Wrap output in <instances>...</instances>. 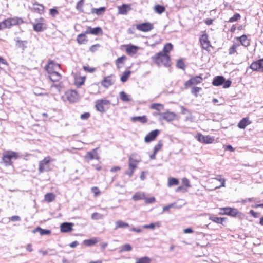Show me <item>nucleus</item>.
<instances>
[{"mask_svg":"<svg viewBox=\"0 0 263 263\" xmlns=\"http://www.w3.org/2000/svg\"><path fill=\"white\" fill-rule=\"evenodd\" d=\"M97 155V148L93 149L92 152H88L86 155V158L93 159L95 158V155Z\"/></svg>","mask_w":263,"mask_h":263,"instance_id":"obj_43","label":"nucleus"},{"mask_svg":"<svg viewBox=\"0 0 263 263\" xmlns=\"http://www.w3.org/2000/svg\"><path fill=\"white\" fill-rule=\"evenodd\" d=\"M133 121H139L141 123H146L147 122V118L145 116H136L132 118Z\"/></svg>","mask_w":263,"mask_h":263,"instance_id":"obj_33","label":"nucleus"},{"mask_svg":"<svg viewBox=\"0 0 263 263\" xmlns=\"http://www.w3.org/2000/svg\"><path fill=\"white\" fill-rule=\"evenodd\" d=\"M118 14L125 15L131 9L130 6L127 4H123L118 7Z\"/></svg>","mask_w":263,"mask_h":263,"instance_id":"obj_17","label":"nucleus"},{"mask_svg":"<svg viewBox=\"0 0 263 263\" xmlns=\"http://www.w3.org/2000/svg\"><path fill=\"white\" fill-rule=\"evenodd\" d=\"M177 66L180 69H184V65L182 60H179L177 62Z\"/></svg>","mask_w":263,"mask_h":263,"instance_id":"obj_59","label":"nucleus"},{"mask_svg":"<svg viewBox=\"0 0 263 263\" xmlns=\"http://www.w3.org/2000/svg\"><path fill=\"white\" fill-rule=\"evenodd\" d=\"M105 8L104 7H101L99 9H93L92 10V13H95L98 15L101 14L102 13H103L105 11Z\"/></svg>","mask_w":263,"mask_h":263,"instance_id":"obj_53","label":"nucleus"},{"mask_svg":"<svg viewBox=\"0 0 263 263\" xmlns=\"http://www.w3.org/2000/svg\"><path fill=\"white\" fill-rule=\"evenodd\" d=\"M173 48V45L171 43H167L166 44L163 48V51L164 52V53L167 54L171 50H172Z\"/></svg>","mask_w":263,"mask_h":263,"instance_id":"obj_48","label":"nucleus"},{"mask_svg":"<svg viewBox=\"0 0 263 263\" xmlns=\"http://www.w3.org/2000/svg\"><path fill=\"white\" fill-rule=\"evenodd\" d=\"M55 198V195L53 193H47L45 195L44 200L45 201L50 202L53 201Z\"/></svg>","mask_w":263,"mask_h":263,"instance_id":"obj_32","label":"nucleus"},{"mask_svg":"<svg viewBox=\"0 0 263 263\" xmlns=\"http://www.w3.org/2000/svg\"><path fill=\"white\" fill-rule=\"evenodd\" d=\"M33 26L34 30L37 32L43 31L46 28L44 18L40 17L39 19H36Z\"/></svg>","mask_w":263,"mask_h":263,"instance_id":"obj_6","label":"nucleus"},{"mask_svg":"<svg viewBox=\"0 0 263 263\" xmlns=\"http://www.w3.org/2000/svg\"><path fill=\"white\" fill-rule=\"evenodd\" d=\"M39 232L41 235H49L51 233V231L48 230L43 229L40 227L36 228L33 231V233Z\"/></svg>","mask_w":263,"mask_h":263,"instance_id":"obj_27","label":"nucleus"},{"mask_svg":"<svg viewBox=\"0 0 263 263\" xmlns=\"http://www.w3.org/2000/svg\"><path fill=\"white\" fill-rule=\"evenodd\" d=\"M53 161V160L50 157H46L43 160L40 161L39 163V173L50 171L51 170L50 162Z\"/></svg>","mask_w":263,"mask_h":263,"instance_id":"obj_3","label":"nucleus"},{"mask_svg":"<svg viewBox=\"0 0 263 263\" xmlns=\"http://www.w3.org/2000/svg\"><path fill=\"white\" fill-rule=\"evenodd\" d=\"M225 81V79L222 76L215 77L213 81L212 84L214 86H220Z\"/></svg>","mask_w":263,"mask_h":263,"instance_id":"obj_24","label":"nucleus"},{"mask_svg":"<svg viewBox=\"0 0 263 263\" xmlns=\"http://www.w3.org/2000/svg\"><path fill=\"white\" fill-rule=\"evenodd\" d=\"M154 10L158 14H161L165 11V8L161 5H157L155 6Z\"/></svg>","mask_w":263,"mask_h":263,"instance_id":"obj_46","label":"nucleus"},{"mask_svg":"<svg viewBox=\"0 0 263 263\" xmlns=\"http://www.w3.org/2000/svg\"><path fill=\"white\" fill-rule=\"evenodd\" d=\"M86 34L85 33L84 34L82 33L78 35L77 41L80 44H85L86 42Z\"/></svg>","mask_w":263,"mask_h":263,"instance_id":"obj_31","label":"nucleus"},{"mask_svg":"<svg viewBox=\"0 0 263 263\" xmlns=\"http://www.w3.org/2000/svg\"><path fill=\"white\" fill-rule=\"evenodd\" d=\"M201 88L198 87H194L192 88L191 92L196 97L197 96L198 93L201 90Z\"/></svg>","mask_w":263,"mask_h":263,"instance_id":"obj_57","label":"nucleus"},{"mask_svg":"<svg viewBox=\"0 0 263 263\" xmlns=\"http://www.w3.org/2000/svg\"><path fill=\"white\" fill-rule=\"evenodd\" d=\"M91 191L94 193L95 196H98L100 194V191L97 187H93L91 188Z\"/></svg>","mask_w":263,"mask_h":263,"instance_id":"obj_63","label":"nucleus"},{"mask_svg":"<svg viewBox=\"0 0 263 263\" xmlns=\"http://www.w3.org/2000/svg\"><path fill=\"white\" fill-rule=\"evenodd\" d=\"M114 83V80L111 77L108 76L105 77L102 81L101 84L103 86L108 88Z\"/></svg>","mask_w":263,"mask_h":263,"instance_id":"obj_23","label":"nucleus"},{"mask_svg":"<svg viewBox=\"0 0 263 263\" xmlns=\"http://www.w3.org/2000/svg\"><path fill=\"white\" fill-rule=\"evenodd\" d=\"M132 246L128 243H127V244L123 245L122 247V248L120 250V252H124V251H129L132 250Z\"/></svg>","mask_w":263,"mask_h":263,"instance_id":"obj_47","label":"nucleus"},{"mask_svg":"<svg viewBox=\"0 0 263 263\" xmlns=\"http://www.w3.org/2000/svg\"><path fill=\"white\" fill-rule=\"evenodd\" d=\"M2 23V25L3 26L4 28H10L11 26H12V25L11 24V22H10L9 18L5 20Z\"/></svg>","mask_w":263,"mask_h":263,"instance_id":"obj_50","label":"nucleus"},{"mask_svg":"<svg viewBox=\"0 0 263 263\" xmlns=\"http://www.w3.org/2000/svg\"><path fill=\"white\" fill-rule=\"evenodd\" d=\"M187 188L183 186H180L176 189V192H187Z\"/></svg>","mask_w":263,"mask_h":263,"instance_id":"obj_60","label":"nucleus"},{"mask_svg":"<svg viewBox=\"0 0 263 263\" xmlns=\"http://www.w3.org/2000/svg\"><path fill=\"white\" fill-rule=\"evenodd\" d=\"M129 226V224L125 222L122 220H118L116 222V227L115 229H117L118 228H123L128 227Z\"/></svg>","mask_w":263,"mask_h":263,"instance_id":"obj_28","label":"nucleus"},{"mask_svg":"<svg viewBox=\"0 0 263 263\" xmlns=\"http://www.w3.org/2000/svg\"><path fill=\"white\" fill-rule=\"evenodd\" d=\"M179 180L175 178L170 177L168 179V186L171 187L172 185H176L178 184Z\"/></svg>","mask_w":263,"mask_h":263,"instance_id":"obj_40","label":"nucleus"},{"mask_svg":"<svg viewBox=\"0 0 263 263\" xmlns=\"http://www.w3.org/2000/svg\"><path fill=\"white\" fill-rule=\"evenodd\" d=\"M90 116V114L89 112H85L81 115L80 118L82 120H86L88 119Z\"/></svg>","mask_w":263,"mask_h":263,"instance_id":"obj_61","label":"nucleus"},{"mask_svg":"<svg viewBox=\"0 0 263 263\" xmlns=\"http://www.w3.org/2000/svg\"><path fill=\"white\" fill-rule=\"evenodd\" d=\"M50 13L53 16H55L58 14V11L55 9H50Z\"/></svg>","mask_w":263,"mask_h":263,"instance_id":"obj_64","label":"nucleus"},{"mask_svg":"<svg viewBox=\"0 0 263 263\" xmlns=\"http://www.w3.org/2000/svg\"><path fill=\"white\" fill-rule=\"evenodd\" d=\"M72 223L64 222L61 224L60 228L62 232H69L72 230Z\"/></svg>","mask_w":263,"mask_h":263,"instance_id":"obj_16","label":"nucleus"},{"mask_svg":"<svg viewBox=\"0 0 263 263\" xmlns=\"http://www.w3.org/2000/svg\"><path fill=\"white\" fill-rule=\"evenodd\" d=\"M249 69L253 71L263 72V59L253 62L249 68L247 69L246 72H248Z\"/></svg>","mask_w":263,"mask_h":263,"instance_id":"obj_5","label":"nucleus"},{"mask_svg":"<svg viewBox=\"0 0 263 263\" xmlns=\"http://www.w3.org/2000/svg\"><path fill=\"white\" fill-rule=\"evenodd\" d=\"M239 46V43L233 42L232 46L229 49V53L231 55L235 53L237 48Z\"/></svg>","mask_w":263,"mask_h":263,"instance_id":"obj_34","label":"nucleus"},{"mask_svg":"<svg viewBox=\"0 0 263 263\" xmlns=\"http://www.w3.org/2000/svg\"><path fill=\"white\" fill-rule=\"evenodd\" d=\"M48 73L50 80L53 82H58L61 79V76L58 71Z\"/></svg>","mask_w":263,"mask_h":263,"instance_id":"obj_19","label":"nucleus"},{"mask_svg":"<svg viewBox=\"0 0 263 263\" xmlns=\"http://www.w3.org/2000/svg\"><path fill=\"white\" fill-rule=\"evenodd\" d=\"M240 18V14L238 13H236L229 19V22L232 23L239 20Z\"/></svg>","mask_w":263,"mask_h":263,"instance_id":"obj_54","label":"nucleus"},{"mask_svg":"<svg viewBox=\"0 0 263 263\" xmlns=\"http://www.w3.org/2000/svg\"><path fill=\"white\" fill-rule=\"evenodd\" d=\"M160 131L158 129H155L151 132L145 137V142L147 143L154 140L158 135Z\"/></svg>","mask_w":263,"mask_h":263,"instance_id":"obj_13","label":"nucleus"},{"mask_svg":"<svg viewBox=\"0 0 263 263\" xmlns=\"http://www.w3.org/2000/svg\"><path fill=\"white\" fill-rule=\"evenodd\" d=\"M200 42L203 49H208L210 47V42L208 40V35L206 34H203L200 37Z\"/></svg>","mask_w":263,"mask_h":263,"instance_id":"obj_15","label":"nucleus"},{"mask_svg":"<svg viewBox=\"0 0 263 263\" xmlns=\"http://www.w3.org/2000/svg\"><path fill=\"white\" fill-rule=\"evenodd\" d=\"M45 68L47 72L58 71L57 70L60 69V66L59 64L55 63L54 61H50L48 62Z\"/></svg>","mask_w":263,"mask_h":263,"instance_id":"obj_11","label":"nucleus"},{"mask_svg":"<svg viewBox=\"0 0 263 263\" xmlns=\"http://www.w3.org/2000/svg\"><path fill=\"white\" fill-rule=\"evenodd\" d=\"M126 51L127 53L130 55H133L135 54L139 49V47L134 45H126Z\"/></svg>","mask_w":263,"mask_h":263,"instance_id":"obj_18","label":"nucleus"},{"mask_svg":"<svg viewBox=\"0 0 263 263\" xmlns=\"http://www.w3.org/2000/svg\"><path fill=\"white\" fill-rule=\"evenodd\" d=\"M145 197V194L143 192H137L133 196V199L135 201L144 199Z\"/></svg>","mask_w":263,"mask_h":263,"instance_id":"obj_30","label":"nucleus"},{"mask_svg":"<svg viewBox=\"0 0 263 263\" xmlns=\"http://www.w3.org/2000/svg\"><path fill=\"white\" fill-rule=\"evenodd\" d=\"M33 9L39 13H41L44 11V6L39 4L34 5Z\"/></svg>","mask_w":263,"mask_h":263,"instance_id":"obj_49","label":"nucleus"},{"mask_svg":"<svg viewBox=\"0 0 263 263\" xmlns=\"http://www.w3.org/2000/svg\"><path fill=\"white\" fill-rule=\"evenodd\" d=\"M17 158L18 154L16 152L7 151L4 153L3 160L6 165H10L12 164L11 160L12 159H16Z\"/></svg>","mask_w":263,"mask_h":263,"instance_id":"obj_4","label":"nucleus"},{"mask_svg":"<svg viewBox=\"0 0 263 263\" xmlns=\"http://www.w3.org/2000/svg\"><path fill=\"white\" fill-rule=\"evenodd\" d=\"M100 241L98 237H93L89 239H86L83 241V244L87 246H91L94 245Z\"/></svg>","mask_w":263,"mask_h":263,"instance_id":"obj_22","label":"nucleus"},{"mask_svg":"<svg viewBox=\"0 0 263 263\" xmlns=\"http://www.w3.org/2000/svg\"><path fill=\"white\" fill-rule=\"evenodd\" d=\"M151 108L158 111H161L163 109L164 105L160 103H153L151 104Z\"/></svg>","mask_w":263,"mask_h":263,"instance_id":"obj_39","label":"nucleus"},{"mask_svg":"<svg viewBox=\"0 0 263 263\" xmlns=\"http://www.w3.org/2000/svg\"><path fill=\"white\" fill-rule=\"evenodd\" d=\"M221 210L223 211V213H221L222 214H226L232 216H236L238 213V210L234 208H224Z\"/></svg>","mask_w":263,"mask_h":263,"instance_id":"obj_14","label":"nucleus"},{"mask_svg":"<svg viewBox=\"0 0 263 263\" xmlns=\"http://www.w3.org/2000/svg\"><path fill=\"white\" fill-rule=\"evenodd\" d=\"M84 5V1L83 0H80L79 1L76 5V9L79 11L80 12H82V7Z\"/></svg>","mask_w":263,"mask_h":263,"instance_id":"obj_51","label":"nucleus"},{"mask_svg":"<svg viewBox=\"0 0 263 263\" xmlns=\"http://www.w3.org/2000/svg\"><path fill=\"white\" fill-rule=\"evenodd\" d=\"M103 216L102 215L98 213H93L91 214V218L93 220H98L103 219Z\"/></svg>","mask_w":263,"mask_h":263,"instance_id":"obj_52","label":"nucleus"},{"mask_svg":"<svg viewBox=\"0 0 263 263\" xmlns=\"http://www.w3.org/2000/svg\"><path fill=\"white\" fill-rule=\"evenodd\" d=\"M130 73H131V71L129 70L125 71L123 73L122 77H121V81L122 82H125L126 81H127Z\"/></svg>","mask_w":263,"mask_h":263,"instance_id":"obj_44","label":"nucleus"},{"mask_svg":"<svg viewBox=\"0 0 263 263\" xmlns=\"http://www.w3.org/2000/svg\"><path fill=\"white\" fill-rule=\"evenodd\" d=\"M209 219L217 223L222 224L223 221L225 219V218L222 217H215L214 216H210Z\"/></svg>","mask_w":263,"mask_h":263,"instance_id":"obj_42","label":"nucleus"},{"mask_svg":"<svg viewBox=\"0 0 263 263\" xmlns=\"http://www.w3.org/2000/svg\"><path fill=\"white\" fill-rule=\"evenodd\" d=\"M127 59V58L125 55H123L121 57L118 58L116 61V64L118 69L122 67L124 64V61Z\"/></svg>","mask_w":263,"mask_h":263,"instance_id":"obj_26","label":"nucleus"},{"mask_svg":"<svg viewBox=\"0 0 263 263\" xmlns=\"http://www.w3.org/2000/svg\"><path fill=\"white\" fill-rule=\"evenodd\" d=\"M152 259L147 257H143L136 259V263H151Z\"/></svg>","mask_w":263,"mask_h":263,"instance_id":"obj_35","label":"nucleus"},{"mask_svg":"<svg viewBox=\"0 0 263 263\" xmlns=\"http://www.w3.org/2000/svg\"><path fill=\"white\" fill-rule=\"evenodd\" d=\"M153 58L155 63L159 66L164 65L165 66H170L171 65L170 58L167 54L160 52Z\"/></svg>","mask_w":263,"mask_h":263,"instance_id":"obj_1","label":"nucleus"},{"mask_svg":"<svg viewBox=\"0 0 263 263\" xmlns=\"http://www.w3.org/2000/svg\"><path fill=\"white\" fill-rule=\"evenodd\" d=\"M110 104V101L106 99L99 100L96 102V107L97 110L100 112H104L108 108Z\"/></svg>","mask_w":263,"mask_h":263,"instance_id":"obj_7","label":"nucleus"},{"mask_svg":"<svg viewBox=\"0 0 263 263\" xmlns=\"http://www.w3.org/2000/svg\"><path fill=\"white\" fill-rule=\"evenodd\" d=\"M162 142L161 141H159L158 144L154 147V152L155 153H157L162 147Z\"/></svg>","mask_w":263,"mask_h":263,"instance_id":"obj_55","label":"nucleus"},{"mask_svg":"<svg viewBox=\"0 0 263 263\" xmlns=\"http://www.w3.org/2000/svg\"><path fill=\"white\" fill-rule=\"evenodd\" d=\"M182 182L183 184V185L187 188V187H191V185H190V181L188 179L186 178H183L182 179Z\"/></svg>","mask_w":263,"mask_h":263,"instance_id":"obj_56","label":"nucleus"},{"mask_svg":"<svg viewBox=\"0 0 263 263\" xmlns=\"http://www.w3.org/2000/svg\"><path fill=\"white\" fill-rule=\"evenodd\" d=\"M161 226V222L158 221L156 223H152L149 224H145L143 226L145 229H154L156 227H160Z\"/></svg>","mask_w":263,"mask_h":263,"instance_id":"obj_38","label":"nucleus"},{"mask_svg":"<svg viewBox=\"0 0 263 263\" xmlns=\"http://www.w3.org/2000/svg\"><path fill=\"white\" fill-rule=\"evenodd\" d=\"M9 19L11 22V24L12 26L18 25L23 23V20L21 18L14 17L10 18Z\"/></svg>","mask_w":263,"mask_h":263,"instance_id":"obj_41","label":"nucleus"},{"mask_svg":"<svg viewBox=\"0 0 263 263\" xmlns=\"http://www.w3.org/2000/svg\"><path fill=\"white\" fill-rule=\"evenodd\" d=\"M197 140L202 143L205 144H211L214 142V137L213 136H210L209 135L204 136L201 134H198L197 135Z\"/></svg>","mask_w":263,"mask_h":263,"instance_id":"obj_8","label":"nucleus"},{"mask_svg":"<svg viewBox=\"0 0 263 263\" xmlns=\"http://www.w3.org/2000/svg\"><path fill=\"white\" fill-rule=\"evenodd\" d=\"M119 96L120 99L124 102H128L130 100L129 96L125 93L124 91H121L119 93Z\"/></svg>","mask_w":263,"mask_h":263,"instance_id":"obj_36","label":"nucleus"},{"mask_svg":"<svg viewBox=\"0 0 263 263\" xmlns=\"http://www.w3.org/2000/svg\"><path fill=\"white\" fill-rule=\"evenodd\" d=\"M251 123L249 118L246 117L243 118L238 124V127L240 129H245L247 126Z\"/></svg>","mask_w":263,"mask_h":263,"instance_id":"obj_20","label":"nucleus"},{"mask_svg":"<svg viewBox=\"0 0 263 263\" xmlns=\"http://www.w3.org/2000/svg\"><path fill=\"white\" fill-rule=\"evenodd\" d=\"M102 32V29L100 27H96L91 28L89 27L85 31L86 34H91L93 35H98L99 33Z\"/></svg>","mask_w":263,"mask_h":263,"instance_id":"obj_25","label":"nucleus"},{"mask_svg":"<svg viewBox=\"0 0 263 263\" xmlns=\"http://www.w3.org/2000/svg\"><path fill=\"white\" fill-rule=\"evenodd\" d=\"M136 27L139 31L147 32L153 29V26L150 23H143L136 25Z\"/></svg>","mask_w":263,"mask_h":263,"instance_id":"obj_9","label":"nucleus"},{"mask_svg":"<svg viewBox=\"0 0 263 263\" xmlns=\"http://www.w3.org/2000/svg\"><path fill=\"white\" fill-rule=\"evenodd\" d=\"M186 202L184 199H180L178 201V202H174L171 203V204H174V206L173 208L179 209Z\"/></svg>","mask_w":263,"mask_h":263,"instance_id":"obj_37","label":"nucleus"},{"mask_svg":"<svg viewBox=\"0 0 263 263\" xmlns=\"http://www.w3.org/2000/svg\"><path fill=\"white\" fill-rule=\"evenodd\" d=\"M236 40L238 42V43H240L242 46L245 47H247L250 44L249 41L247 39V36L245 35H243L240 37H237Z\"/></svg>","mask_w":263,"mask_h":263,"instance_id":"obj_21","label":"nucleus"},{"mask_svg":"<svg viewBox=\"0 0 263 263\" xmlns=\"http://www.w3.org/2000/svg\"><path fill=\"white\" fill-rule=\"evenodd\" d=\"M212 179H215V180L219 181V182H221V184L218 186H215L214 187V189H219V188H220L221 187H225L226 180L224 178H222L221 176L220 175L217 176L216 178H212Z\"/></svg>","mask_w":263,"mask_h":263,"instance_id":"obj_29","label":"nucleus"},{"mask_svg":"<svg viewBox=\"0 0 263 263\" xmlns=\"http://www.w3.org/2000/svg\"><path fill=\"white\" fill-rule=\"evenodd\" d=\"M231 84V81L230 80H228L226 82H224L223 83V87L224 88H229Z\"/></svg>","mask_w":263,"mask_h":263,"instance_id":"obj_62","label":"nucleus"},{"mask_svg":"<svg viewBox=\"0 0 263 263\" xmlns=\"http://www.w3.org/2000/svg\"><path fill=\"white\" fill-rule=\"evenodd\" d=\"M63 100L65 102L68 101L69 103L77 102L80 98L78 92L73 90H69L65 92L62 96Z\"/></svg>","mask_w":263,"mask_h":263,"instance_id":"obj_2","label":"nucleus"},{"mask_svg":"<svg viewBox=\"0 0 263 263\" xmlns=\"http://www.w3.org/2000/svg\"><path fill=\"white\" fill-rule=\"evenodd\" d=\"M191 79L193 85L200 83L202 81V78L200 76L194 77L191 78Z\"/></svg>","mask_w":263,"mask_h":263,"instance_id":"obj_45","label":"nucleus"},{"mask_svg":"<svg viewBox=\"0 0 263 263\" xmlns=\"http://www.w3.org/2000/svg\"><path fill=\"white\" fill-rule=\"evenodd\" d=\"M161 117L162 120H166L168 122H171L175 120L176 115L174 112L167 111L163 113L157 114Z\"/></svg>","mask_w":263,"mask_h":263,"instance_id":"obj_10","label":"nucleus"},{"mask_svg":"<svg viewBox=\"0 0 263 263\" xmlns=\"http://www.w3.org/2000/svg\"><path fill=\"white\" fill-rule=\"evenodd\" d=\"M144 199L145 203H146L147 204H149V203H151L154 202H155V200H156L155 197L146 198L145 197Z\"/></svg>","mask_w":263,"mask_h":263,"instance_id":"obj_58","label":"nucleus"},{"mask_svg":"<svg viewBox=\"0 0 263 263\" xmlns=\"http://www.w3.org/2000/svg\"><path fill=\"white\" fill-rule=\"evenodd\" d=\"M135 156V154H133L128 159V167L129 170L134 171L137 167V165L141 161L140 159H134V157Z\"/></svg>","mask_w":263,"mask_h":263,"instance_id":"obj_12","label":"nucleus"}]
</instances>
